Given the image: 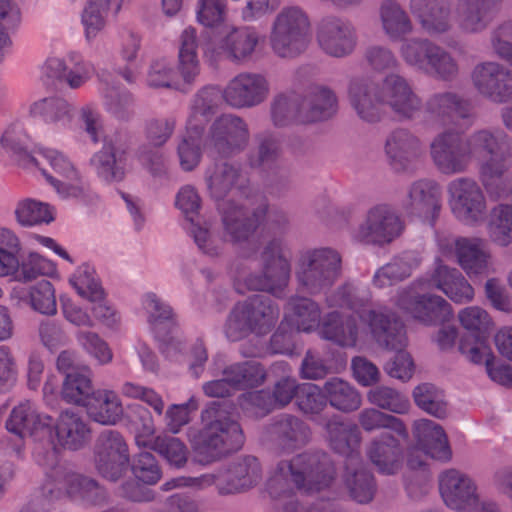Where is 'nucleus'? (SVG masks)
<instances>
[{
  "label": "nucleus",
  "mask_w": 512,
  "mask_h": 512,
  "mask_svg": "<svg viewBox=\"0 0 512 512\" xmlns=\"http://www.w3.org/2000/svg\"><path fill=\"white\" fill-rule=\"evenodd\" d=\"M336 478L335 465L323 451L303 452L279 461L265 482V493L281 512H298L296 491H322Z\"/></svg>",
  "instance_id": "nucleus-1"
},
{
  "label": "nucleus",
  "mask_w": 512,
  "mask_h": 512,
  "mask_svg": "<svg viewBox=\"0 0 512 512\" xmlns=\"http://www.w3.org/2000/svg\"><path fill=\"white\" fill-rule=\"evenodd\" d=\"M349 100L360 119L376 123L381 119V105H386L401 121L415 120L423 108L422 98L403 76L390 73L380 86L364 78H355L349 85Z\"/></svg>",
  "instance_id": "nucleus-2"
},
{
  "label": "nucleus",
  "mask_w": 512,
  "mask_h": 512,
  "mask_svg": "<svg viewBox=\"0 0 512 512\" xmlns=\"http://www.w3.org/2000/svg\"><path fill=\"white\" fill-rule=\"evenodd\" d=\"M202 428L192 440L197 461L211 464L239 451L245 442L241 425L226 407L213 401L201 412Z\"/></svg>",
  "instance_id": "nucleus-3"
},
{
  "label": "nucleus",
  "mask_w": 512,
  "mask_h": 512,
  "mask_svg": "<svg viewBox=\"0 0 512 512\" xmlns=\"http://www.w3.org/2000/svg\"><path fill=\"white\" fill-rule=\"evenodd\" d=\"M471 159L482 160L480 173L487 191L496 198H508L512 193V179L503 177L507 166L503 146L506 135L500 130L482 129L465 137Z\"/></svg>",
  "instance_id": "nucleus-4"
},
{
  "label": "nucleus",
  "mask_w": 512,
  "mask_h": 512,
  "mask_svg": "<svg viewBox=\"0 0 512 512\" xmlns=\"http://www.w3.org/2000/svg\"><path fill=\"white\" fill-rule=\"evenodd\" d=\"M360 317L368 323L374 339L380 346L396 352L384 365L386 373L392 378L409 380L414 372V362L405 351L407 337L402 321L394 313L382 309H371L366 316Z\"/></svg>",
  "instance_id": "nucleus-5"
},
{
  "label": "nucleus",
  "mask_w": 512,
  "mask_h": 512,
  "mask_svg": "<svg viewBox=\"0 0 512 512\" xmlns=\"http://www.w3.org/2000/svg\"><path fill=\"white\" fill-rule=\"evenodd\" d=\"M280 311L272 299L255 294L234 305L225 325L224 333L229 341H240L250 334L264 336L276 325Z\"/></svg>",
  "instance_id": "nucleus-6"
},
{
  "label": "nucleus",
  "mask_w": 512,
  "mask_h": 512,
  "mask_svg": "<svg viewBox=\"0 0 512 512\" xmlns=\"http://www.w3.org/2000/svg\"><path fill=\"white\" fill-rule=\"evenodd\" d=\"M400 54L406 64L435 79L452 82L459 75V65L452 54L428 38H410L402 43Z\"/></svg>",
  "instance_id": "nucleus-7"
},
{
  "label": "nucleus",
  "mask_w": 512,
  "mask_h": 512,
  "mask_svg": "<svg viewBox=\"0 0 512 512\" xmlns=\"http://www.w3.org/2000/svg\"><path fill=\"white\" fill-rule=\"evenodd\" d=\"M310 21L297 6L283 8L275 17L269 36L272 51L281 58H295L309 43Z\"/></svg>",
  "instance_id": "nucleus-8"
},
{
  "label": "nucleus",
  "mask_w": 512,
  "mask_h": 512,
  "mask_svg": "<svg viewBox=\"0 0 512 512\" xmlns=\"http://www.w3.org/2000/svg\"><path fill=\"white\" fill-rule=\"evenodd\" d=\"M256 258H240L231 271L234 285L239 293H244L241 285L248 290L266 291L282 297L290 277V264L287 258H265L263 270L253 274L251 269Z\"/></svg>",
  "instance_id": "nucleus-9"
},
{
  "label": "nucleus",
  "mask_w": 512,
  "mask_h": 512,
  "mask_svg": "<svg viewBox=\"0 0 512 512\" xmlns=\"http://www.w3.org/2000/svg\"><path fill=\"white\" fill-rule=\"evenodd\" d=\"M35 462L46 469L44 479V493L52 496L57 503L65 498L81 502L85 494L86 482L89 477L74 472L57 460V451L37 450Z\"/></svg>",
  "instance_id": "nucleus-10"
},
{
  "label": "nucleus",
  "mask_w": 512,
  "mask_h": 512,
  "mask_svg": "<svg viewBox=\"0 0 512 512\" xmlns=\"http://www.w3.org/2000/svg\"><path fill=\"white\" fill-rule=\"evenodd\" d=\"M51 436L44 437L41 444H37L33 451V458L37 450L59 451L56 443L63 449L77 451L82 449L91 439V428L87 418L80 412L72 409L62 411L56 421L50 416ZM59 461V459L57 458Z\"/></svg>",
  "instance_id": "nucleus-11"
},
{
  "label": "nucleus",
  "mask_w": 512,
  "mask_h": 512,
  "mask_svg": "<svg viewBox=\"0 0 512 512\" xmlns=\"http://www.w3.org/2000/svg\"><path fill=\"white\" fill-rule=\"evenodd\" d=\"M250 140L247 122L233 113L218 116L210 125L206 146L211 154L230 158L243 152Z\"/></svg>",
  "instance_id": "nucleus-12"
},
{
  "label": "nucleus",
  "mask_w": 512,
  "mask_h": 512,
  "mask_svg": "<svg viewBox=\"0 0 512 512\" xmlns=\"http://www.w3.org/2000/svg\"><path fill=\"white\" fill-rule=\"evenodd\" d=\"M129 149L130 141L124 132L117 131L104 138L101 149L92 155L89 162L102 182L113 184L124 180Z\"/></svg>",
  "instance_id": "nucleus-13"
},
{
  "label": "nucleus",
  "mask_w": 512,
  "mask_h": 512,
  "mask_svg": "<svg viewBox=\"0 0 512 512\" xmlns=\"http://www.w3.org/2000/svg\"><path fill=\"white\" fill-rule=\"evenodd\" d=\"M432 160L447 176L465 173L472 162L465 137L453 130L439 133L430 144Z\"/></svg>",
  "instance_id": "nucleus-14"
},
{
  "label": "nucleus",
  "mask_w": 512,
  "mask_h": 512,
  "mask_svg": "<svg viewBox=\"0 0 512 512\" xmlns=\"http://www.w3.org/2000/svg\"><path fill=\"white\" fill-rule=\"evenodd\" d=\"M403 229V222L395 211L389 205L379 204L368 210L365 221L353 233V239L365 245L383 246L399 237Z\"/></svg>",
  "instance_id": "nucleus-15"
},
{
  "label": "nucleus",
  "mask_w": 512,
  "mask_h": 512,
  "mask_svg": "<svg viewBox=\"0 0 512 512\" xmlns=\"http://www.w3.org/2000/svg\"><path fill=\"white\" fill-rule=\"evenodd\" d=\"M448 203L453 215L465 224L482 219L486 212V199L479 184L472 178L460 177L447 185Z\"/></svg>",
  "instance_id": "nucleus-16"
},
{
  "label": "nucleus",
  "mask_w": 512,
  "mask_h": 512,
  "mask_svg": "<svg viewBox=\"0 0 512 512\" xmlns=\"http://www.w3.org/2000/svg\"><path fill=\"white\" fill-rule=\"evenodd\" d=\"M225 235L233 243L249 240L263 223L268 211V203L262 201L252 212L245 206L234 201H223L218 204Z\"/></svg>",
  "instance_id": "nucleus-17"
},
{
  "label": "nucleus",
  "mask_w": 512,
  "mask_h": 512,
  "mask_svg": "<svg viewBox=\"0 0 512 512\" xmlns=\"http://www.w3.org/2000/svg\"><path fill=\"white\" fill-rule=\"evenodd\" d=\"M264 432L275 449L282 454L303 448L312 437L310 426L300 417L289 413L273 417Z\"/></svg>",
  "instance_id": "nucleus-18"
},
{
  "label": "nucleus",
  "mask_w": 512,
  "mask_h": 512,
  "mask_svg": "<svg viewBox=\"0 0 512 512\" xmlns=\"http://www.w3.org/2000/svg\"><path fill=\"white\" fill-rule=\"evenodd\" d=\"M95 463L98 472L110 481H117L129 463L128 446L120 432L103 431L96 442Z\"/></svg>",
  "instance_id": "nucleus-19"
},
{
  "label": "nucleus",
  "mask_w": 512,
  "mask_h": 512,
  "mask_svg": "<svg viewBox=\"0 0 512 512\" xmlns=\"http://www.w3.org/2000/svg\"><path fill=\"white\" fill-rule=\"evenodd\" d=\"M316 40L326 55L344 58L354 52L357 34L349 21L336 16H326L317 25Z\"/></svg>",
  "instance_id": "nucleus-20"
},
{
  "label": "nucleus",
  "mask_w": 512,
  "mask_h": 512,
  "mask_svg": "<svg viewBox=\"0 0 512 512\" xmlns=\"http://www.w3.org/2000/svg\"><path fill=\"white\" fill-rule=\"evenodd\" d=\"M439 492L447 507L458 512H471L479 504L475 481L457 469H447L439 475Z\"/></svg>",
  "instance_id": "nucleus-21"
},
{
  "label": "nucleus",
  "mask_w": 512,
  "mask_h": 512,
  "mask_svg": "<svg viewBox=\"0 0 512 512\" xmlns=\"http://www.w3.org/2000/svg\"><path fill=\"white\" fill-rule=\"evenodd\" d=\"M471 103L452 91L435 92L423 102V121L426 126L444 127L471 116Z\"/></svg>",
  "instance_id": "nucleus-22"
},
{
  "label": "nucleus",
  "mask_w": 512,
  "mask_h": 512,
  "mask_svg": "<svg viewBox=\"0 0 512 512\" xmlns=\"http://www.w3.org/2000/svg\"><path fill=\"white\" fill-rule=\"evenodd\" d=\"M472 82L483 97L494 103L512 100V71L497 62H483L472 71Z\"/></svg>",
  "instance_id": "nucleus-23"
},
{
  "label": "nucleus",
  "mask_w": 512,
  "mask_h": 512,
  "mask_svg": "<svg viewBox=\"0 0 512 512\" xmlns=\"http://www.w3.org/2000/svg\"><path fill=\"white\" fill-rule=\"evenodd\" d=\"M397 305L425 325L441 324L452 318L451 305L438 295H418L404 290L399 294Z\"/></svg>",
  "instance_id": "nucleus-24"
},
{
  "label": "nucleus",
  "mask_w": 512,
  "mask_h": 512,
  "mask_svg": "<svg viewBox=\"0 0 512 512\" xmlns=\"http://www.w3.org/2000/svg\"><path fill=\"white\" fill-rule=\"evenodd\" d=\"M268 93L269 84L263 75L243 72L229 81L223 100L232 108H251L264 102Z\"/></svg>",
  "instance_id": "nucleus-25"
},
{
  "label": "nucleus",
  "mask_w": 512,
  "mask_h": 512,
  "mask_svg": "<svg viewBox=\"0 0 512 512\" xmlns=\"http://www.w3.org/2000/svg\"><path fill=\"white\" fill-rule=\"evenodd\" d=\"M414 436L416 438V449L410 453L408 465L417 468L423 462L417 460L415 453L422 451L431 458L447 462L452 458V451L443 428L432 420L420 419L414 423Z\"/></svg>",
  "instance_id": "nucleus-26"
},
{
  "label": "nucleus",
  "mask_w": 512,
  "mask_h": 512,
  "mask_svg": "<svg viewBox=\"0 0 512 512\" xmlns=\"http://www.w3.org/2000/svg\"><path fill=\"white\" fill-rule=\"evenodd\" d=\"M384 153L390 168L396 173H404L421 157L423 145L410 130L397 128L386 137Z\"/></svg>",
  "instance_id": "nucleus-27"
},
{
  "label": "nucleus",
  "mask_w": 512,
  "mask_h": 512,
  "mask_svg": "<svg viewBox=\"0 0 512 512\" xmlns=\"http://www.w3.org/2000/svg\"><path fill=\"white\" fill-rule=\"evenodd\" d=\"M220 495L245 493L256 487L262 480L263 471L258 458L251 455L239 457L227 468L221 469Z\"/></svg>",
  "instance_id": "nucleus-28"
},
{
  "label": "nucleus",
  "mask_w": 512,
  "mask_h": 512,
  "mask_svg": "<svg viewBox=\"0 0 512 512\" xmlns=\"http://www.w3.org/2000/svg\"><path fill=\"white\" fill-rule=\"evenodd\" d=\"M440 196V187L436 181L419 179L407 188L401 207L408 215L431 218L434 222L441 208Z\"/></svg>",
  "instance_id": "nucleus-29"
},
{
  "label": "nucleus",
  "mask_w": 512,
  "mask_h": 512,
  "mask_svg": "<svg viewBox=\"0 0 512 512\" xmlns=\"http://www.w3.org/2000/svg\"><path fill=\"white\" fill-rule=\"evenodd\" d=\"M259 39L253 27L233 28L220 40L217 48L206 51V56L214 62L222 57L235 63L246 62L251 59Z\"/></svg>",
  "instance_id": "nucleus-30"
},
{
  "label": "nucleus",
  "mask_w": 512,
  "mask_h": 512,
  "mask_svg": "<svg viewBox=\"0 0 512 512\" xmlns=\"http://www.w3.org/2000/svg\"><path fill=\"white\" fill-rule=\"evenodd\" d=\"M6 428L20 439L31 437L38 444L44 437L51 436L50 416L39 414L30 401L21 402L12 409Z\"/></svg>",
  "instance_id": "nucleus-31"
},
{
  "label": "nucleus",
  "mask_w": 512,
  "mask_h": 512,
  "mask_svg": "<svg viewBox=\"0 0 512 512\" xmlns=\"http://www.w3.org/2000/svg\"><path fill=\"white\" fill-rule=\"evenodd\" d=\"M409 9L430 36L442 35L452 29V0H409Z\"/></svg>",
  "instance_id": "nucleus-32"
},
{
  "label": "nucleus",
  "mask_w": 512,
  "mask_h": 512,
  "mask_svg": "<svg viewBox=\"0 0 512 512\" xmlns=\"http://www.w3.org/2000/svg\"><path fill=\"white\" fill-rule=\"evenodd\" d=\"M44 75L61 83H66L71 89L84 85L93 73V66L75 52L68 55V60L50 57L43 66Z\"/></svg>",
  "instance_id": "nucleus-33"
},
{
  "label": "nucleus",
  "mask_w": 512,
  "mask_h": 512,
  "mask_svg": "<svg viewBox=\"0 0 512 512\" xmlns=\"http://www.w3.org/2000/svg\"><path fill=\"white\" fill-rule=\"evenodd\" d=\"M428 288L442 291L455 303H466L474 298V289L456 269L443 265L438 258L436 266L425 280Z\"/></svg>",
  "instance_id": "nucleus-34"
},
{
  "label": "nucleus",
  "mask_w": 512,
  "mask_h": 512,
  "mask_svg": "<svg viewBox=\"0 0 512 512\" xmlns=\"http://www.w3.org/2000/svg\"><path fill=\"white\" fill-rule=\"evenodd\" d=\"M503 0H457L459 28L465 33L484 31L497 16Z\"/></svg>",
  "instance_id": "nucleus-35"
},
{
  "label": "nucleus",
  "mask_w": 512,
  "mask_h": 512,
  "mask_svg": "<svg viewBox=\"0 0 512 512\" xmlns=\"http://www.w3.org/2000/svg\"><path fill=\"white\" fill-rule=\"evenodd\" d=\"M142 303L148 314V323L155 337L162 342L161 351L170 356L169 349L174 344V339L168 337L164 330H170L177 325L176 314L168 303L153 292L146 293L143 296Z\"/></svg>",
  "instance_id": "nucleus-36"
},
{
  "label": "nucleus",
  "mask_w": 512,
  "mask_h": 512,
  "mask_svg": "<svg viewBox=\"0 0 512 512\" xmlns=\"http://www.w3.org/2000/svg\"><path fill=\"white\" fill-rule=\"evenodd\" d=\"M341 270V258H301L296 272L301 284L312 292L330 286Z\"/></svg>",
  "instance_id": "nucleus-37"
},
{
  "label": "nucleus",
  "mask_w": 512,
  "mask_h": 512,
  "mask_svg": "<svg viewBox=\"0 0 512 512\" xmlns=\"http://www.w3.org/2000/svg\"><path fill=\"white\" fill-rule=\"evenodd\" d=\"M327 440L333 451L346 457L345 463L356 464L360 455L357 447L361 436L357 425L346 423L338 416L329 419L325 424Z\"/></svg>",
  "instance_id": "nucleus-38"
},
{
  "label": "nucleus",
  "mask_w": 512,
  "mask_h": 512,
  "mask_svg": "<svg viewBox=\"0 0 512 512\" xmlns=\"http://www.w3.org/2000/svg\"><path fill=\"white\" fill-rule=\"evenodd\" d=\"M303 119L306 124L324 122L334 117L338 112V98L335 92L327 86L310 87L301 96Z\"/></svg>",
  "instance_id": "nucleus-39"
},
{
  "label": "nucleus",
  "mask_w": 512,
  "mask_h": 512,
  "mask_svg": "<svg viewBox=\"0 0 512 512\" xmlns=\"http://www.w3.org/2000/svg\"><path fill=\"white\" fill-rule=\"evenodd\" d=\"M56 264L49 258H0V277L11 276L19 282H28L38 276H53Z\"/></svg>",
  "instance_id": "nucleus-40"
},
{
  "label": "nucleus",
  "mask_w": 512,
  "mask_h": 512,
  "mask_svg": "<svg viewBox=\"0 0 512 512\" xmlns=\"http://www.w3.org/2000/svg\"><path fill=\"white\" fill-rule=\"evenodd\" d=\"M378 12L382 30L389 40L403 43L408 40L414 24L397 0H382Z\"/></svg>",
  "instance_id": "nucleus-41"
},
{
  "label": "nucleus",
  "mask_w": 512,
  "mask_h": 512,
  "mask_svg": "<svg viewBox=\"0 0 512 512\" xmlns=\"http://www.w3.org/2000/svg\"><path fill=\"white\" fill-rule=\"evenodd\" d=\"M367 455L378 471L383 474H395L401 466V445L388 433H383L371 441Z\"/></svg>",
  "instance_id": "nucleus-42"
},
{
  "label": "nucleus",
  "mask_w": 512,
  "mask_h": 512,
  "mask_svg": "<svg viewBox=\"0 0 512 512\" xmlns=\"http://www.w3.org/2000/svg\"><path fill=\"white\" fill-rule=\"evenodd\" d=\"M176 206L183 212L186 219L190 221V235L194 242L204 254L210 253V235L206 228L194 223L199 214L201 200L196 189L190 185L182 187L176 195Z\"/></svg>",
  "instance_id": "nucleus-43"
},
{
  "label": "nucleus",
  "mask_w": 512,
  "mask_h": 512,
  "mask_svg": "<svg viewBox=\"0 0 512 512\" xmlns=\"http://www.w3.org/2000/svg\"><path fill=\"white\" fill-rule=\"evenodd\" d=\"M0 145L20 165L39 167L32 141L21 123H14L6 128L0 138Z\"/></svg>",
  "instance_id": "nucleus-44"
},
{
  "label": "nucleus",
  "mask_w": 512,
  "mask_h": 512,
  "mask_svg": "<svg viewBox=\"0 0 512 512\" xmlns=\"http://www.w3.org/2000/svg\"><path fill=\"white\" fill-rule=\"evenodd\" d=\"M206 181L211 196L222 200L232 188H241L245 179L239 164L221 162L207 169Z\"/></svg>",
  "instance_id": "nucleus-45"
},
{
  "label": "nucleus",
  "mask_w": 512,
  "mask_h": 512,
  "mask_svg": "<svg viewBox=\"0 0 512 512\" xmlns=\"http://www.w3.org/2000/svg\"><path fill=\"white\" fill-rule=\"evenodd\" d=\"M178 72L183 82L189 87L196 81L200 74L201 66L198 57V39L196 29L187 27L183 30L179 39Z\"/></svg>",
  "instance_id": "nucleus-46"
},
{
  "label": "nucleus",
  "mask_w": 512,
  "mask_h": 512,
  "mask_svg": "<svg viewBox=\"0 0 512 512\" xmlns=\"http://www.w3.org/2000/svg\"><path fill=\"white\" fill-rule=\"evenodd\" d=\"M89 417L102 425H114L123 415V406L116 392L98 389L86 406Z\"/></svg>",
  "instance_id": "nucleus-47"
},
{
  "label": "nucleus",
  "mask_w": 512,
  "mask_h": 512,
  "mask_svg": "<svg viewBox=\"0 0 512 512\" xmlns=\"http://www.w3.org/2000/svg\"><path fill=\"white\" fill-rule=\"evenodd\" d=\"M223 99V91L219 87L208 85L201 88L193 97L187 127L198 128L204 131L205 125L216 113Z\"/></svg>",
  "instance_id": "nucleus-48"
},
{
  "label": "nucleus",
  "mask_w": 512,
  "mask_h": 512,
  "mask_svg": "<svg viewBox=\"0 0 512 512\" xmlns=\"http://www.w3.org/2000/svg\"><path fill=\"white\" fill-rule=\"evenodd\" d=\"M321 336L340 346L353 347L357 342L358 327L353 316H346L338 311L329 313L320 328Z\"/></svg>",
  "instance_id": "nucleus-49"
},
{
  "label": "nucleus",
  "mask_w": 512,
  "mask_h": 512,
  "mask_svg": "<svg viewBox=\"0 0 512 512\" xmlns=\"http://www.w3.org/2000/svg\"><path fill=\"white\" fill-rule=\"evenodd\" d=\"M438 251L442 256H490L488 242L479 237H453L436 233Z\"/></svg>",
  "instance_id": "nucleus-50"
},
{
  "label": "nucleus",
  "mask_w": 512,
  "mask_h": 512,
  "mask_svg": "<svg viewBox=\"0 0 512 512\" xmlns=\"http://www.w3.org/2000/svg\"><path fill=\"white\" fill-rule=\"evenodd\" d=\"M223 375L234 390H245L262 385L266 379V370L259 362L249 360L228 365Z\"/></svg>",
  "instance_id": "nucleus-51"
},
{
  "label": "nucleus",
  "mask_w": 512,
  "mask_h": 512,
  "mask_svg": "<svg viewBox=\"0 0 512 512\" xmlns=\"http://www.w3.org/2000/svg\"><path fill=\"white\" fill-rule=\"evenodd\" d=\"M328 404L338 411L349 413L356 411L362 403L358 390L348 381L332 377L324 383Z\"/></svg>",
  "instance_id": "nucleus-52"
},
{
  "label": "nucleus",
  "mask_w": 512,
  "mask_h": 512,
  "mask_svg": "<svg viewBox=\"0 0 512 512\" xmlns=\"http://www.w3.org/2000/svg\"><path fill=\"white\" fill-rule=\"evenodd\" d=\"M345 485L350 496L358 503H369L376 492V484L373 475L361 465L345 463Z\"/></svg>",
  "instance_id": "nucleus-53"
},
{
  "label": "nucleus",
  "mask_w": 512,
  "mask_h": 512,
  "mask_svg": "<svg viewBox=\"0 0 512 512\" xmlns=\"http://www.w3.org/2000/svg\"><path fill=\"white\" fill-rule=\"evenodd\" d=\"M30 113L45 123L66 126L72 120L73 108L64 98L47 97L34 102Z\"/></svg>",
  "instance_id": "nucleus-54"
},
{
  "label": "nucleus",
  "mask_w": 512,
  "mask_h": 512,
  "mask_svg": "<svg viewBox=\"0 0 512 512\" xmlns=\"http://www.w3.org/2000/svg\"><path fill=\"white\" fill-rule=\"evenodd\" d=\"M303 113L301 96L296 94H279L271 103V119L276 127L306 124Z\"/></svg>",
  "instance_id": "nucleus-55"
},
{
  "label": "nucleus",
  "mask_w": 512,
  "mask_h": 512,
  "mask_svg": "<svg viewBox=\"0 0 512 512\" xmlns=\"http://www.w3.org/2000/svg\"><path fill=\"white\" fill-rule=\"evenodd\" d=\"M105 110L119 121H129L134 116L135 99L127 89L105 84L100 90Z\"/></svg>",
  "instance_id": "nucleus-56"
},
{
  "label": "nucleus",
  "mask_w": 512,
  "mask_h": 512,
  "mask_svg": "<svg viewBox=\"0 0 512 512\" xmlns=\"http://www.w3.org/2000/svg\"><path fill=\"white\" fill-rule=\"evenodd\" d=\"M114 6L109 0H86L81 12V24L87 41L94 40L105 28L109 12Z\"/></svg>",
  "instance_id": "nucleus-57"
},
{
  "label": "nucleus",
  "mask_w": 512,
  "mask_h": 512,
  "mask_svg": "<svg viewBox=\"0 0 512 512\" xmlns=\"http://www.w3.org/2000/svg\"><path fill=\"white\" fill-rule=\"evenodd\" d=\"M77 374H68L63 381L61 390L62 398L69 404L86 407L92 394L95 392L92 387L90 370Z\"/></svg>",
  "instance_id": "nucleus-58"
},
{
  "label": "nucleus",
  "mask_w": 512,
  "mask_h": 512,
  "mask_svg": "<svg viewBox=\"0 0 512 512\" xmlns=\"http://www.w3.org/2000/svg\"><path fill=\"white\" fill-rule=\"evenodd\" d=\"M358 421L366 432L389 429L403 439L408 437L407 428L401 419L376 408L363 409L358 415Z\"/></svg>",
  "instance_id": "nucleus-59"
},
{
  "label": "nucleus",
  "mask_w": 512,
  "mask_h": 512,
  "mask_svg": "<svg viewBox=\"0 0 512 512\" xmlns=\"http://www.w3.org/2000/svg\"><path fill=\"white\" fill-rule=\"evenodd\" d=\"M415 404L424 412L442 419L447 415L444 392L431 383H422L413 390Z\"/></svg>",
  "instance_id": "nucleus-60"
},
{
  "label": "nucleus",
  "mask_w": 512,
  "mask_h": 512,
  "mask_svg": "<svg viewBox=\"0 0 512 512\" xmlns=\"http://www.w3.org/2000/svg\"><path fill=\"white\" fill-rule=\"evenodd\" d=\"M297 331L310 332L320 324L321 311L316 302L305 297H292L288 302Z\"/></svg>",
  "instance_id": "nucleus-61"
},
{
  "label": "nucleus",
  "mask_w": 512,
  "mask_h": 512,
  "mask_svg": "<svg viewBox=\"0 0 512 512\" xmlns=\"http://www.w3.org/2000/svg\"><path fill=\"white\" fill-rule=\"evenodd\" d=\"M367 398L372 405L395 414H405L410 408L407 396L388 386L374 387Z\"/></svg>",
  "instance_id": "nucleus-62"
},
{
  "label": "nucleus",
  "mask_w": 512,
  "mask_h": 512,
  "mask_svg": "<svg viewBox=\"0 0 512 512\" xmlns=\"http://www.w3.org/2000/svg\"><path fill=\"white\" fill-rule=\"evenodd\" d=\"M17 222L21 226H35L42 223H50L54 220L50 205L34 199H24L17 204L15 209Z\"/></svg>",
  "instance_id": "nucleus-63"
},
{
  "label": "nucleus",
  "mask_w": 512,
  "mask_h": 512,
  "mask_svg": "<svg viewBox=\"0 0 512 512\" xmlns=\"http://www.w3.org/2000/svg\"><path fill=\"white\" fill-rule=\"evenodd\" d=\"M488 231L491 239L507 246L512 240V205L499 204L491 211Z\"/></svg>",
  "instance_id": "nucleus-64"
}]
</instances>
